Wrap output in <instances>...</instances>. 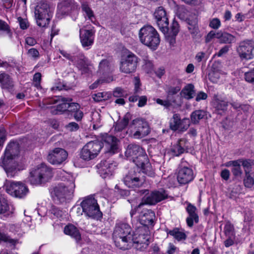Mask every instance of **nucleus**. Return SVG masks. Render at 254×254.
<instances>
[{
	"label": "nucleus",
	"mask_w": 254,
	"mask_h": 254,
	"mask_svg": "<svg viewBox=\"0 0 254 254\" xmlns=\"http://www.w3.org/2000/svg\"><path fill=\"white\" fill-rule=\"evenodd\" d=\"M80 206L85 215L92 219H98L102 217V213L100 211L97 200L93 197L85 198L80 203Z\"/></svg>",
	"instance_id": "obj_6"
},
{
	"label": "nucleus",
	"mask_w": 254,
	"mask_h": 254,
	"mask_svg": "<svg viewBox=\"0 0 254 254\" xmlns=\"http://www.w3.org/2000/svg\"><path fill=\"white\" fill-rule=\"evenodd\" d=\"M66 128L70 131H75L79 129V126L75 122H71L66 126Z\"/></svg>",
	"instance_id": "obj_58"
},
{
	"label": "nucleus",
	"mask_w": 254,
	"mask_h": 254,
	"mask_svg": "<svg viewBox=\"0 0 254 254\" xmlns=\"http://www.w3.org/2000/svg\"><path fill=\"white\" fill-rule=\"evenodd\" d=\"M67 156L64 149L56 148L49 152L47 159L53 165H60L66 159Z\"/></svg>",
	"instance_id": "obj_18"
},
{
	"label": "nucleus",
	"mask_w": 254,
	"mask_h": 254,
	"mask_svg": "<svg viewBox=\"0 0 254 254\" xmlns=\"http://www.w3.org/2000/svg\"><path fill=\"white\" fill-rule=\"evenodd\" d=\"M212 103L213 107L219 114L224 113L227 109L228 102L218 95L214 96Z\"/></svg>",
	"instance_id": "obj_26"
},
{
	"label": "nucleus",
	"mask_w": 254,
	"mask_h": 254,
	"mask_svg": "<svg viewBox=\"0 0 254 254\" xmlns=\"http://www.w3.org/2000/svg\"><path fill=\"white\" fill-rule=\"evenodd\" d=\"M51 212L57 218H61L63 216V212L58 208L53 207L51 210Z\"/></svg>",
	"instance_id": "obj_62"
},
{
	"label": "nucleus",
	"mask_w": 254,
	"mask_h": 254,
	"mask_svg": "<svg viewBox=\"0 0 254 254\" xmlns=\"http://www.w3.org/2000/svg\"><path fill=\"white\" fill-rule=\"evenodd\" d=\"M13 208H10L7 200L0 195V215L7 216L13 213Z\"/></svg>",
	"instance_id": "obj_29"
},
{
	"label": "nucleus",
	"mask_w": 254,
	"mask_h": 254,
	"mask_svg": "<svg viewBox=\"0 0 254 254\" xmlns=\"http://www.w3.org/2000/svg\"><path fill=\"white\" fill-rule=\"evenodd\" d=\"M77 10V5L75 3L70 0H65L58 4L57 16L59 18H62L72 11L76 13Z\"/></svg>",
	"instance_id": "obj_20"
},
{
	"label": "nucleus",
	"mask_w": 254,
	"mask_h": 254,
	"mask_svg": "<svg viewBox=\"0 0 254 254\" xmlns=\"http://www.w3.org/2000/svg\"><path fill=\"white\" fill-rule=\"evenodd\" d=\"M154 16L160 29L164 34L167 33L169 32V21L164 8L162 6L157 7L154 12Z\"/></svg>",
	"instance_id": "obj_14"
},
{
	"label": "nucleus",
	"mask_w": 254,
	"mask_h": 254,
	"mask_svg": "<svg viewBox=\"0 0 254 254\" xmlns=\"http://www.w3.org/2000/svg\"><path fill=\"white\" fill-rule=\"evenodd\" d=\"M113 95L116 98L127 97V96L126 92L120 87L116 88L113 91Z\"/></svg>",
	"instance_id": "obj_47"
},
{
	"label": "nucleus",
	"mask_w": 254,
	"mask_h": 254,
	"mask_svg": "<svg viewBox=\"0 0 254 254\" xmlns=\"http://www.w3.org/2000/svg\"><path fill=\"white\" fill-rule=\"evenodd\" d=\"M186 4L191 5H199L202 3L203 0H181Z\"/></svg>",
	"instance_id": "obj_60"
},
{
	"label": "nucleus",
	"mask_w": 254,
	"mask_h": 254,
	"mask_svg": "<svg viewBox=\"0 0 254 254\" xmlns=\"http://www.w3.org/2000/svg\"><path fill=\"white\" fill-rule=\"evenodd\" d=\"M137 63V57L132 53L129 52L121 61L120 70L125 73L133 72L136 68Z\"/></svg>",
	"instance_id": "obj_11"
},
{
	"label": "nucleus",
	"mask_w": 254,
	"mask_h": 254,
	"mask_svg": "<svg viewBox=\"0 0 254 254\" xmlns=\"http://www.w3.org/2000/svg\"><path fill=\"white\" fill-rule=\"evenodd\" d=\"M53 176L51 168L44 164H41L32 169L29 180L31 184L38 185L50 180Z\"/></svg>",
	"instance_id": "obj_5"
},
{
	"label": "nucleus",
	"mask_w": 254,
	"mask_h": 254,
	"mask_svg": "<svg viewBox=\"0 0 254 254\" xmlns=\"http://www.w3.org/2000/svg\"><path fill=\"white\" fill-rule=\"evenodd\" d=\"M81 8L84 15L88 17V19L91 21H93V19H95L94 14L91 8L89 6L88 4L87 3H82Z\"/></svg>",
	"instance_id": "obj_39"
},
{
	"label": "nucleus",
	"mask_w": 254,
	"mask_h": 254,
	"mask_svg": "<svg viewBox=\"0 0 254 254\" xmlns=\"http://www.w3.org/2000/svg\"><path fill=\"white\" fill-rule=\"evenodd\" d=\"M206 116V113L203 110H196L193 112L190 116L191 121L193 124L198 123L199 120Z\"/></svg>",
	"instance_id": "obj_38"
},
{
	"label": "nucleus",
	"mask_w": 254,
	"mask_h": 254,
	"mask_svg": "<svg viewBox=\"0 0 254 254\" xmlns=\"http://www.w3.org/2000/svg\"><path fill=\"white\" fill-rule=\"evenodd\" d=\"M241 187L240 185H235L231 190L229 197L232 199L236 198L237 195L241 191Z\"/></svg>",
	"instance_id": "obj_46"
},
{
	"label": "nucleus",
	"mask_w": 254,
	"mask_h": 254,
	"mask_svg": "<svg viewBox=\"0 0 254 254\" xmlns=\"http://www.w3.org/2000/svg\"><path fill=\"white\" fill-rule=\"evenodd\" d=\"M156 102L157 104L168 108L171 106L170 101L166 100H161L160 99H157Z\"/></svg>",
	"instance_id": "obj_64"
},
{
	"label": "nucleus",
	"mask_w": 254,
	"mask_h": 254,
	"mask_svg": "<svg viewBox=\"0 0 254 254\" xmlns=\"http://www.w3.org/2000/svg\"><path fill=\"white\" fill-rule=\"evenodd\" d=\"M181 90V87L180 86L176 87H171L169 88L167 92L168 94H171L172 95H174L177 94L178 92H179Z\"/></svg>",
	"instance_id": "obj_63"
},
{
	"label": "nucleus",
	"mask_w": 254,
	"mask_h": 254,
	"mask_svg": "<svg viewBox=\"0 0 254 254\" xmlns=\"http://www.w3.org/2000/svg\"><path fill=\"white\" fill-rule=\"evenodd\" d=\"M95 30L93 29H79L80 40L82 46L84 47H90L92 45L94 40Z\"/></svg>",
	"instance_id": "obj_23"
},
{
	"label": "nucleus",
	"mask_w": 254,
	"mask_h": 254,
	"mask_svg": "<svg viewBox=\"0 0 254 254\" xmlns=\"http://www.w3.org/2000/svg\"><path fill=\"white\" fill-rule=\"evenodd\" d=\"M216 34L217 32L215 33L213 31H211L209 32L207 36L205 37V42L206 43H209L210 42L213 38H216Z\"/></svg>",
	"instance_id": "obj_61"
},
{
	"label": "nucleus",
	"mask_w": 254,
	"mask_h": 254,
	"mask_svg": "<svg viewBox=\"0 0 254 254\" xmlns=\"http://www.w3.org/2000/svg\"><path fill=\"white\" fill-rule=\"evenodd\" d=\"M41 79V74L39 72L36 73L33 77L34 84L37 88H40V81Z\"/></svg>",
	"instance_id": "obj_53"
},
{
	"label": "nucleus",
	"mask_w": 254,
	"mask_h": 254,
	"mask_svg": "<svg viewBox=\"0 0 254 254\" xmlns=\"http://www.w3.org/2000/svg\"><path fill=\"white\" fill-rule=\"evenodd\" d=\"M0 30L7 31L9 37L11 38L12 34L9 29L8 26L5 22L1 20H0Z\"/></svg>",
	"instance_id": "obj_54"
},
{
	"label": "nucleus",
	"mask_w": 254,
	"mask_h": 254,
	"mask_svg": "<svg viewBox=\"0 0 254 254\" xmlns=\"http://www.w3.org/2000/svg\"><path fill=\"white\" fill-rule=\"evenodd\" d=\"M194 93V86L191 84L185 86L181 92L182 96L188 100L192 98Z\"/></svg>",
	"instance_id": "obj_36"
},
{
	"label": "nucleus",
	"mask_w": 254,
	"mask_h": 254,
	"mask_svg": "<svg viewBox=\"0 0 254 254\" xmlns=\"http://www.w3.org/2000/svg\"><path fill=\"white\" fill-rule=\"evenodd\" d=\"M112 80H113V77H110V76L107 79H105V80L98 79L90 86V88L91 89H94L96 88L98 86L99 84L101 82H102L103 81L107 82H110V81H111Z\"/></svg>",
	"instance_id": "obj_56"
},
{
	"label": "nucleus",
	"mask_w": 254,
	"mask_h": 254,
	"mask_svg": "<svg viewBox=\"0 0 254 254\" xmlns=\"http://www.w3.org/2000/svg\"><path fill=\"white\" fill-rule=\"evenodd\" d=\"M224 233L228 237H234L235 235L233 225L230 222H227L224 226Z\"/></svg>",
	"instance_id": "obj_43"
},
{
	"label": "nucleus",
	"mask_w": 254,
	"mask_h": 254,
	"mask_svg": "<svg viewBox=\"0 0 254 254\" xmlns=\"http://www.w3.org/2000/svg\"><path fill=\"white\" fill-rule=\"evenodd\" d=\"M240 161L238 160L229 161L223 165V166L229 167L232 166V172L233 174L236 176H240L242 174V170L241 169V165L240 163Z\"/></svg>",
	"instance_id": "obj_30"
},
{
	"label": "nucleus",
	"mask_w": 254,
	"mask_h": 254,
	"mask_svg": "<svg viewBox=\"0 0 254 254\" xmlns=\"http://www.w3.org/2000/svg\"><path fill=\"white\" fill-rule=\"evenodd\" d=\"M57 175L64 182L56 186L52 193L58 200L63 202L72 196L75 187V179L72 175L64 170L57 171Z\"/></svg>",
	"instance_id": "obj_2"
},
{
	"label": "nucleus",
	"mask_w": 254,
	"mask_h": 254,
	"mask_svg": "<svg viewBox=\"0 0 254 254\" xmlns=\"http://www.w3.org/2000/svg\"><path fill=\"white\" fill-rule=\"evenodd\" d=\"M125 184L128 188H136L141 187L145 179L140 172H129L124 179Z\"/></svg>",
	"instance_id": "obj_15"
},
{
	"label": "nucleus",
	"mask_w": 254,
	"mask_h": 254,
	"mask_svg": "<svg viewBox=\"0 0 254 254\" xmlns=\"http://www.w3.org/2000/svg\"><path fill=\"white\" fill-rule=\"evenodd\" d=\"M20 152L19 144L17 141H11L6 146L3 157L1 158L0 163L7 175L12 176L16 170L21 169L16 166L13 160L19 155Z\"/></svg>",
	"instance_id": "obj_3"
},
{
	"label": "nucleus",
	"mask_w": 254,
	"mask_h": 254,
	"mask_svg": "<svg viewBox=\"0 0 254 254\" xmlns=\"http://www.w3.org/2000/svg\"><path fill=\"white\" fill-rule=\"evenodd\" d=\"M79 108L80 105L78 104L75 103H68V107L67 110L73 114L75 112L79 109Z\"/></svg>",
	"instance_id": "obj_52"
},
{
	"label": "nucleus",
	"mask_w": 254,
	"mask_h": 254,
	"mask_svg": "<svg viewBox=\"0 0 254 254\" xmlns=\"http://www.w3.org/2000/svg\"><path fill=\"white\" fill-rule=\"evenodd\" d=\"M143 163L136 165L138 168H141L142 172L148 176L153 177L154 172L152 167L151 164L148 162L147 157H146V161H142Z\"/></svg>",
	"instance_id": "obj_35"
},
{
	"label": "nucleus",
	"mask_w": 254,
	"mask_h": 254,
	"mask_svg": "<svg viewBox=\"0 0 254 254\" xmlns=\"http://www.w3.org/2000/svg\"><path fill=\"white\" fill-rule=\"evenodd\" d=\"M244 77L247 82L254 83V69L245 72Z\"/></svg>",
	"instance_id": "obj_49"
},
{
	"label": "nucleus",
	"mask_w": 254,
	"mask_h": 254,
	"mask_svg": "<svg viewBox=\"0 0 254 254\" xmlns=\"http://www.w3.org/2000/svg\"><path fill=\"white\" fill-rule=\"evenodd\" d=\"M113 238L117 247L127 250L134 246L137 250L144 251L149 244L150 237L148 228L139 227L131 233V228L127 223L119 222L115 226Z\"/></svg>",
	"instance_id": "obj_1"
},
{
	"label": "nucleus",
	"mask_w": 254,
	"mask_h": 254,
	"mask_svg": "<svg viewBox=\"0 0 254 254\" xmlns=\"http://www.w3.org/2000/svg\"><path fill=\"white\" fill-rule=\"evenodd\" d=\"M28 57L34 60H37L40 58L39 51L35 48H31L27 52Z\"/></svg>",
	"instance_id": "obj_48"
},
{
	"label": "nucleus",
	"mask_w": 254,
	"mask_h": 254,
	"mask_svg": "<svg viewBox=\"0 0 254 254\" xmlns=\"http://www.w3.org/2000/svg\"><path fill=\"white\" fill-rule=\"evenodd\" d=\"M128 121V118L126 116L122 121L116 125L115 129L118 131L123 130L127 126Z\"/></svg>",
	"instance_id": "obj_45"
},
{
	"label": "nucleus",
	"mask_w": 254,
	"mask_h": 254,
	"mask_svg": "<svg viewBox=\"0 0 254 254\" xmlns=\"http://www.w3.org/2000/svg\"><path fill=\"white\" fill-rule=\"evenodd\" d=\"M139 37L141 42L155 50L158 47L160 39L155 29L151 26H144L140 29Z\"/></svg>",
	"instance_id": "obj_4"
},
{
	"label": "nucleus",
	"mask_w": 254,
	"mask_h": 254,
	"mask_svg": "<svg viewBox=\"0 0 254 254\" xmlns=\"http://www.w3.org/2000/svg\"><path fill=\"white\" fill-rule=\"evenodd\" d=\"M5 188L9 194L16 198H24L29 193L27 186L21 182L8 181Z\"/></svg>",
	"instance_id": "obj_9"
},
{
	"label": "nucleus",
	"mask_w": 254,
	"mask_h": 254,
	"mask_svg": "<svg viewBox=\"0 0 254 254\" xmlns=\"http://www.w3.org/2000/svg\"><path fill=\"white\" fill-rule=\"evenodd\" d=\"M254 50V42L252 40H245L240 43L237 52L242 60H248L253 58Z\"/></svg>",
	"instance_id": "obj_13"
},
{
	"label": "nucleus",
	"mask_w": 254,
	"mask_h": 254,
	"mask_svg": "<svg viewBox=\"0 0 254 254\" xmlns=\"http://www.w3.org/2000/svg\"><path fill=\"white\" fill-rule=\"evenodd\" d=\"M222 74L220 70H212L208 74L209 79L213 82H217Z\"/></svg>",
	"instance_id": "obj_44"
},
{
	"label": "nucleus",
	"mask_w": 254,
	"mask_h": 254,
	"mask_svg": "<svg viewBox=\"0 0 254 254\" xmlns=\"http://www.w3.org/2000/svg\"><path fill=\"white\" fill-rule=\"evenodd\" d=\"M54 103H56L58 101H61L62 103L59 104L56 107L57 112L56 114L64 112L67 110L68 107V103L67 101H70L71 100L62 98L61 97H57L56 99H54Z\"/></svg>",
	"instance_id": "obj_34"
},
{
	"label": "nucleus",
	"mask_w": 254,
	"mask_h": 254,
	"mask_svg": "<svg viewBox=\"0 0 254 254\" xmlns=\"http://www.w3.org/2000/svg\"><path fill=\"white\" fill-rule=\"evenodd\" d=\"M238 160L240 162V163L241 165H242L245 168H249L252 165L254 164V161L251 160L241 159H238Z\"/></svg>",
	"instance_id": "obj_55"
},
{
	"label": "nucleus",
	"mask_w": 254,
	"mask_h": 254,
	"mask_svg": "<svg viewBox=\"0 0 254 254\" xmlns=\"http://www.w3.org/2000/svg\"><path fill=\"white\" fill-rule=\"evenodd\" d=\"M155 218V213L151 210L144 209L139 213V220L140 223L143 225L142 227H146V226L152 225Z\"/></svg>",
	"instance_id": "obj_24"
},
{
	"label": "nucleus",
	"mask_w": 254,
	"mask_h": 254,
	"mask_svg": "<svg viewBox=\"0 0 254 254\" xmlns=\"http://www.w3.org/2000/svg\"><path fill=\"white\" fill-rule=\"evenodd\" d=\"M112 70L111 61L108 59H104L100 62L97 72L100 74L106 75L110 73Z\"/></svg>",
	"instance_id": "obj_28"
},
{
	"label": "nucleus",
	"mask_w": 254,
	"mask_h": 254,
	"mask_svg": "<svg viewBox=\"0 0 254 254\" xmlns=\"http://www.w3.org/2000/svg\"><path fill=\"white\" fill-rule=\"evenodd\" d=\"M179 31V24L177 21H174L172 22L171 30H170V34L173 36H176L178 33Z\"/></svg>",
	"instance_id": "obj_50"
},
{
	"label": "nucleus",
	"mask_w": 254,
	"mask_h": 254,
	"mask_svg": "<svg viewBox=\"0 0 254 254\" xmlns=\"http://www.w3.org/2000/svg\"><path fill=\"white\" fill-rule=\"evenodd\" d=\"M209 25L214 29H217L221 26L220 20L217 18H214L210 20Z\"/></svg>",
	"instance_id": "obj_51"
},
{
	"label": "nucleus",
	"mask_w": 254,
	"mask_h": 254,
	"mask_svg": "<svg viewBox=\"0 0 254 254\" xmlns=\"http://www.w3.org/2000/svg\"><path fill=\"white\" fill-rule=\"evenodd\" d=\"M64 232L66 235L70 236L71 237L78 241L81 239V235L76 227L72 224L66 225L64 229Z\"/></svg>",
	"instance_id": "obj_32"
},
{
	"label": "nucleus",
	"mask_w": 254,
	"mask_h": 254,
	"mask_svg": "<svg viewBox=\"0 0 254 254\" xmlns=\"http://www.w3.org/2000/svg\"><path fill=\"white\" fill-rule=\"evenodd\" d=\"M53 12L46 3H40L35 8V16L37 25L45 27L48 25Z\"/></svg>",
	"instance_id": "obj_7"
},
{
	"label": "nucleus",
	"mask_w": 254,
	"mask_h": 254,
	"mask_svg": "<svg viewBox=\"0 0 254 254\" xmlns=\"http://www.w3.org/2000/svg\"><path fill=\"white\" fill-rule=\"evenodd\" d=\"M186 211L189 214V216L186 219L187 223L188 226L191 227L193 225L194 222L197 223L199 220L198 216L196 213V208L191 203H188Z\"/></svg>",
	"instance_id": "obj_25"
},
{
	"label": "nucleus",
	"mask_w": 254,
	"mask_h": 254,
	"mask_svg": "<svg viewBox=\"0 0 254 254\" xmlns=\"http://www.w3.org/2000/svg\"><path fill=\"white\" fill-rule=\"evenodd\" d=\"M216 38L219 40L221 43H231L234 41L235 37L232 35L222 31L217 32Z\"/></svg>",
	"instance_id": "obj_33"
},
{
	"label": "nucleus",
	"mask_w": 254,
	"mask_h": 254,
	"mask_svg": "<svg viewBox=\"0 0 254 254\" xmlns=\"http://www.w3.org/2000/svg\"><path fill=\"white\" fill-rule=\"evenodd\" d=\"M102 147V143L99 141H89L81 150L80 158L85 161L93 159L99 154Z\"/></svg>",
	"instance_id": "obj_8"
},
{
	"label": "nucleus",
	"mask_w": 254,
	"mask_h": 254,
	"mask_svg": "<svg viewBox=\"0 0 254 254\" xmlns=\"http://www.w3.org/2000/svg\"><path fill=\"white\" fill-rule=\"evenodd\" d=\"M167 234L173 236L178 241L184 240L187 238V235L183 232L180 231L178 228H174L173 230L167 232Z\"/></svg>",
	"instance_id": "obj_37"
},
{
	"label": "nucleus",
	"mask_w": 254,
	"mask_h": 254,
	"mask_svg": "<svg viewBox=\"0 0 254 254\" xmlns=\"http://www.w3.org/2000/svg\"><path fill=\"white\" fill-rule=\"evenodd\" d=\"M193 178L194 174L191 168L180 166L177 174V180L180 184H188L192 181Z\"/></svg>",
	"instance_id": "obj_21"
},
{
	"label": "nucleus",
	"mask_w": 254,
	"mask_h": 254,
	"mask_svg": "<svg viewBox=\"0 0 254 254\" xmlns=\"http://www.w3.org/2000/svg\"><path fill=\"white\" fill-rule=\"evenodd\" d=\"M116 162L109 159L102 160L97 165L98 169V172L103 178H106L112 175L113 171L117 167Z\"/></svg>",
	"instance_id": "obj_19"
},
{
	"label": "nucleus",
	"mask_w": 254,
	"mask_h": 254,
	"mask_svg": "<svg viewBox=\"0 0 254 254\" xmlns=\"http://www.w3.org/2000/svg\"><path fill=\"white\" fill-rule=\"evenodd\" d=\"M186 143V139H180L178 143L174 145L171 149V152L173 155L177 156L183 153L187 147Z\"/></svg>",
	"instance_id": "obj_31"
},
{
	"label": "nucleus",
	"mask_w": 254,
	"mask_h": 254,
	"mask_svg": "<svg viewBox=\"0 0 254 254\" xmlns=\"http://www.w3.org/2000/svg\"><path fill=\"white\" fill-rule=\"evenodd\" d=\"M0 83L2 89L11 92L13 90L14 83L10 76L5 73L0 74Z\"/></svg>",
	"instance_id": "obj_27"
},
{
	"label": "nucleus",
	"mask_w": 254,
	"mask_h": 254,
	"mask_svg": "<svg viewBox=\"0 0 254 254\" xmlns=\"http://www.w3.org/2000/svg\"><path fill=\"white\" fill-rule=\"evenodd\" d=\"M126 156L132 160L135 164L143 163L142 161H146V154L145 150L140 146L136 144H129L125 152Z\"/></svg>",
	"instance_id": "obj_10"
},
{
	"label": "nucleus",
	"mask_w": 254,
	"mask_h": 254,
	"mask_svg": "<svg viewBox=\"0 0 254 254\" xmlns=\"http://www.w3.org/2000/svg\"><path fill=\"white\" fill-rule=\"evenodd\" d=\"M136 130L132 134L133 138L139 139L147 135L150 132L148 123L142 119H136L132 121Z\"/></svg>",
	"instance_id": "obj_16"
},
{
	"label": "nucleus",
	"mask_w": 254,
	"mask_h": 254,
	"mask_svg": "<svg viewBox=\"0 0 254 254\" xmlns=\"http://www.w3.org/2000/svg\"><path fill=\"white\" fill-rule=\"evenodd\" d=\"M188 29L190 34L193 36H196L199 32L198 26L196 23H194V25H190Z\"/></svg>",
	"instance_id": "obj_57"
},
{
	"label": "nucleus",
	"mask_w": 254,
	"mask_h": 254,
	"mask_svg": "<svg viewBox=\"0 0 254 254\" xmlns=\"http://www.w3.org/2000/svg\"><path fill=\"white\" fill-rule=\"evenodd\" d=\"M245 186L248 188H252L254 185V174L246 171L245 177L244 179Z\"/></svg>",
	"instance_id": "obj_40"
},
{
	"label": "nucleus",
	"mask_w": 254,
	"mask_h": 254,
	"mask_svg": "<svg viewBox=\"0 0 254 254\" xmlns=\"http://www.w3.org/2000/svg\"><path fill=\"white\" fill-rule=\"evenodd\" d=\"M106 152L114 154L118 152L119 140L114 136L106 134L103 137Z\"/></svg>",
	"instance_id": "obj_22"
},
{
	"label": "nucleus",
	"mask_w": 254,
	"mask_h": 254,
	"mask_svg": "<svg viewBox=\"0 0 254 254\" xmlns=\"http://www.w3.org/2000/svg\"><path fill=\"white\" fill-rule=\"evenodd\" d=\"M1 242L8 243L13 246H16V245L17 244L20 243L18 240L10 239L5 234L0 232V242Z\"/></svg>",
	"instance_id": "obj_41"
},
{
	"label": "nucleus",
	"mask_w": 254,
	"mask_h": 254,
	"mask_svg": "<svg viewBox=\"0 0 254 254\" xmlns=\"http://www.w3.org/2000/svg\"><path fill=\"white\" fill-rule=\"evenodd\" d=\"M18 21L19 22L20 28L22 29H26L28 26V22L27 20L25 19H23L21 17H19L18 18Z\"/></svg>",
	"instance_id": "obj_59"
},
{
	"label": "nucleus",
	"mask_w": 254,
	"mask_h": 254,
	"mask_svg": "<svg viewBox=\"0 0 254 254\" xmlns=\"http://www.w3.org/2000/svg\"><path fill=\"white\" fill-rule=\"evenodd\" d=\"M190 126V121L188 118L181 119L178 114L173 115L170 122V127L174 131L184 132L186 131Z\"/></svg>",
	"instance_id": "obj_17"
},
{
	"label": "nucleus",
	"mask_w": 254,
	"mask_h": 254,
	"mask_svg": "<svg viewBox=\"0 0 254 254\" xmlns=\"http://www.w3.org/2000/svg\"><path fill=\"white\" fill-rule=\"evenodd\" d=\"M167 193L163 189L152 192L148 196H144L142 199V202L140 203L136 208V210L139 211L140 207L144 204L154 205L167 197Z\"/></svg>",
	"instance_id": "obj_12"
},
{
	"label": "nucleus",
	"mask_w": 254,
	"mask_h": 254,
	"mask_svg": "<svg viewBox=\"0 0 254 254\" xmlns=\"http://www.w3.org/2000/svg\"><path fill=\"white\" fill-rule=\"evenodd\" d=\"M93 98L96 102L106 100L110 98V94L107 92H99L93 95Z\"/></svg>",
	"instance_id": "obj_42"
}]
</instances>
